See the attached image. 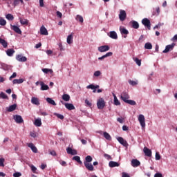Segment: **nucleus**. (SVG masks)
<instances>
[{
    "instance_id": "obj_1",
    "label": "nucleus",
    "mask_w": 177,
    "mask_h": 177,
    "mask_svg": "<svg viewBox=\"0 0 177 177\" xmlns=\"http://www.w3.org/2000/svg\"><path fill=\"white\" fill-rule=\"evenodd\" d=\"M120 99L124 102V103H127V104H130L131 106H136V102L129 99V94L127 92H122L120 95Z\"/></svg>"
},
{
    "instance_id": "obj_2",
    "label": "nucleus",
    "mask_w": 177,
    "mask_h": 177,
    "mask_svg": "<svg viewBox=\"0 0 177 177\" xmlns=\"http://www.w3.org/2000/svg\"><path fill=\"white\" fill-rule=\"evenodd\" d=\"M92 161H93V158H92V156H87L85 158V160L84 161V167L86 168V169H88V171H93L94 170V167H93V165H92Z\"/></svg>"
},
{
    "instance_id": "obj_3",
    "label": "nucleus",
    "mask_w": 177,
    "mask_h": 177,
    "mask_svg": "<svg viewBox=\"0 0 177 177\" xmlns=\"http://www.w3.org/2000/svg\"><path fill=\"white\" fill-rule=\"evenodd\" d=\"M106 106V102H104V99L100 97L97 101V107L98 110H103Z\"/></svg>"
},
{
    "instance_id": "obj_4",
    "label": "nucleus",
    "mask_w": 177,
    "mask_h": 177,
    "mask_svg": "<svg viewBox=\"0 0 177 177\" xmlns=\"http://www.w3.org/2000/svg\"><path fill=\"white\" fill-rule=\"evenodd\" d=\"M142 23L143 26H145V27H147L148 28V30H151V23L150 22L149 19L144 18L142 20Z\"/></svg>"
},
{
    "instance_id": "obj_5",
    "label": "nucleus",
    "mask_w": 177,
    "mask_h": 177,
    "mask_svg": "<svg viewBox=\"0 0 177 177\" xmlns=\"http://www.w3.org/2000/svg\"><path fill=\"white\" fill-rule=\"evenodd\" d=\"M138 119V121H139L142 128H145V127H146L145 115H143L142 114H140V115H139Z\"/></svg>"
},
{
    "instance_id": "obj_6",
    "label": "nucleus",
    "mask_w": 177,
    "mask_h": 177,
    "mask_svg": "<svg viewBox=\"0 0 177 177\" xmlns=\"http://www.w3.org/2000/svg\"><path fill=\"white\" fill-rule=\"evenodd\" d=\"M14 120L17 124H23V122H24L23 118L20 115H15Z\"/></svg>"
},
{
    "instance_id": "obj_7",
    "label": "nucleus",
    "mask_w": 177,
    "mask_h": 177,
    "mask_svg": "<svg viewBox=\"0 0 177 177\" xmlns=\"http://www.w3.org/2000/svg\"><path fill=\"white\" fill-rule=\"evenodd\" d=\"M119 19L120 21H124V20L127 19V12H125V10H121L120 11Z\"/></svg>"
},
{
    "instance_id": "obj_8",
    "label": "nucleus",
    "mask_w": 177,
    "mask_h": 177,
    "mask_svg": "<svg viewBox=\"0 0 177 177\" xmlns=\"http://www.w3.org/2000/svg\"><path fill=\"white\" fill-rule=\"evenodd\" d=\"M108 50H110V46L108 45L101 46L98 47V51L103 53V52H107Z\"/></svg>"
},
{
    "instance_id": "obj_9",
    "label": "nucleus",
    "mask_w": 177,
    "mask_h": 177,
    "mask_svg": "<svg viewBox=\"0 0 177 177\" xmlns=\"http://www.w3.org/2000/svg\"><path fill=\"white\" fill-rule=\"evenodd\" d=\"M174 48H175L174 43L166 46L165 49L163 50V53H168V52H169V50H172V49H174Z\"/></svg>"
},
{
    "instance_id": "obj_10",
    "label": "nucleus",
    "mask_w": 177,
    "mask_h": 177,
    "mask_svg": "<svg viewBox=\"0 0 177 177\" xmlns=\"http://www.w3.org/2000/svg\"><path fill=\"white\" fill-rule=\"evenodd\" d=\"M117 140L120 143V145H122L124 147H128V142L127 140H124L122 137H118L117 138Z\"/></svg>"
},
{
    "instance_id": "obj_11",
    "label": "nucleus",
    "mask_w": 177,
    "mask_h": 177,
    "mask_svg": "<svg viewBox=\"0 0 177 177\" xmlns=\"http://www.w3.org/2000/svg\"><path fill=\"white\" fill-rule=\"evenodd\" d=\"M11 30L15 31L17 34H21V30L17 26L15 25H10Z\"/></svg>"
},
{
    "instance_id": "obj_12",
    "label": "nucleus",
    "mask_w": 177,
    "mask_h": 177,
    "mask_svg": "<svg viewBox=\"0 0 177 177\" xmlns=\"http://www.w3.org/2000/svg\"><path fill=\"white\" fill-rule=\"evenodd\" d=\"M27 145L28 147H30V149H31L33 153H38V149H37V147H35L33 143H28Z\"/></svg>"
},
{
    "instance_id": "obj_13",
    "label": "nucleus",
    "mask_w": 177,
    "mask_h": 177,
    "mask_svg": "<svg viewBox=\"0 0 177 177\" xmlns=\"http://www.w3.org/2000/svg\"><path fill=\"white\" fill-rule=\"evenodd\" d=\"M16 59L18 62H27V57H26L21 55H17Z\"/></svg>"
},
{
    "instance_id": "obj_14",
    "label": "nucleus",
    "mask_w": 177,
    "mask_h": 177,
    "mask_svg": "<svg viewBox=\"0 0 177 177\" xmlns=\"http://www.w3.org/2000/svg\"><path fill=\"white\" fill-rule=\"evenodd\" d=\"M131 165L133 168H136V167H139V165H140V162L138 159H133L131 160Z\"/></svg>"
},
{
    "instance_id": "obj_15",
    "label": "nucleus",
    "mask_w": 177,
    "mask_h": 177,
    "mask_svg": "<svg viewBox=\"0 0 177 177\" xmlns=\"http://www.w3.org/2000/svg\"><path fill=\"white\" fill-rule=\"evenodd\" d=\"M143 151L147 157H151V150L147 147H144Z\"/></svg>"
},
{
    "instance_id": "obj_16",
    "label": "nucleus",
    "mask_w": 177,
    "mask_h": 177,
    "mask_svg": "<svg viewBox=\"0 0 177 177\" xmlns=\"http://www.w3.org/2000/svg\"><path fill=\"white\" fill-rule=\"evenodd\" d=\"M40 34L41 35H48V30L46 29V28H45L44 26H42L40 28Z\"/></svg>"
},
{
    "instance_id": "obj_17",
    "label": "nucleus",
    "mask_w": 177,
    "mask_h": 177,
    "mask_svg": "<svg viewBox=\"0 0 177 177\" xmlns=\"http://www.w3.org/2000/svg\"><path fill=\"white\" fill-rule=\"evenodd\" d=\"M109 37L112 39H118V35H117V32H115V31H111L109 32Z\"/></svg>"
},
{
    "instance_id": "obj_18",
    "label": "nucleus",
    "mask_w": 177,
    "mask_h": 177,
    "mask_svg": "<svg viewBox=\"0 0 177 177\" xmlns=\"http://www.w3.org/2000/svg\"><path fill=\"white\" fill-rule=\"evenodd\" d=\"M64 106L66 107V109H67L68 110H75V106H74V105L73 104H70V103H65Z\"/></svg>"
},
{
    "instance_id": "obj_19",
    "label": "nucleus",
    "mask_w": 177,
    "mask_h": 177,
    "mask_svg": "<svg viewBox=\"0 0 177 177\" xmlns=\"http://www.w3.org/2000/svg\"><path fill=\"white\" fill-rule=\"evenodd\" d=\"M110 168H114L115 167H120V163L115 161H110L109 163Z\"/></svg>"
},
{
    "instance_id": "obj_20",
    "label": "nucleus",
    "mask_w": 177,
    "mask_h": 177,
    "mask_svg": "<svg viewBox=\"0 0 177 177\" xmlns=\"http://www.w3.org/2000/svg\"><path fill=\"white\" fill-rule=\"evenodd\" d=\"M113 96L115 106H120L121 104V102H120V100H118V98H117V95L113 93Z\"/></svg>"
},
{
    "instance_id": "obj_21",
    "label": "nucleus",
    "mask_w": 177,
    "mask_h": 177,
    "mask_svg": "<svg viewBox=\"0 0 177 177\" xmlns=\"http://www.w3.org/2000/svg\"><path fill=\"white\" fill-rule=\"evenodd\" d=\"M110 56H113L112 52H109L106 55L98 57V60H103L104 59H106V57H110Z\"/></svg>"
},
{
    "instance_id": "obj_22",
    "label": "nucleus",
    "mask_w": 177,
    "mask_h": 177,
    "mask_svg": "<svg viewBox=\"0 0 177 177\" xmlns=\"http://www.w3.org/2000/svg\"><path fill=\"white\" fill-rule=\"evenodd\" d=\"M31 103L35 104L36 106H39V100L35 97H32L31 99Z\"/></svg>"
},
{
    "instance_id": "obj_23",
    "label": "nucleus",
    "mask_w": 177,
    "mask_h": 177,
    "mask_svg": "<svg viewBox=\"0 0 177 177\" xmlns=\"http://www.w3.org/2000/svg\"><path fill=\"white\" fill-rule=\"evenodd\" d=\"M17 107V104H16L10 105L7 109V111H8V113H12V111H15Z\"/></svg>"
},
{
    "instance_id": "obj_24",
    "label": "nucleus",
    "mask_w": 177,
    "mask_h": 177,
    "mask_svg": "<svg viewBox=\"0 0 177 177\" xmlns=\"http://www.w3.org/2000/svg\"><path fill=\"white\" fill-rule=\"evenodd\" d=\"M40 85H41V91H48V89H49V86L45 84V83H44L43 82H40Z\"/></svg>"
},
{
    "instance_id": "obj_25",
    "label": "nucleus",
    "mask_w": 177,
    "mask_h": 177,
    "mask_svg": "<svg viewBox=\"0 0 177 177\" xmlns=\"http://www.w3.org/2000/svg\"><path fill=\"white\" fill-rule=\"evenodd\" d=\"M72 160L73 161H76L77 162H78V164H80V165H82V161H81V158L78 156H74Z\"/></svg>"
},
{
    "instance_id": "obj_26",
    "label": "nucleus",
    "mask_w": 177,
    "mask_h": 177,
    "mask_svg": "<svg viewBox=\"0 0 177 177\" xmlns=\"http://www.w3.org/2000/svg\"><path fill=\"white\" fill-rule=\"evenodd\" d=\"M19 21L22 26H28V20L26 19L19 18Z\"/></svg>"
},
{
    "instance_id": "obj_27",
    "label": "nucleus",
    "mask_w": 177,
    "mask_h": 177,
    "mask_svg": "<svg viewBox=\"0 0 177 177\" xmlns=\"http://www.w3.org/2000/svg\"><path fill=\"white\" fill-rule=\"evenodd\" d=\"M0 44L5 48H8V41L0 37Z\"/></svg>"
},
{
    "instance_id": "obj_28",
    "label": "nucleus",
    "mask_w": 177,
    "mask_h": 177,
    "mask_svg": "<svg viewBox=\"0 0 177 177\" xmlns=\"http://www.w3.org/2000/svg\"><path fill=\"white\" fill-rule=\"evenodd\" d=\"M120 31L122 35H128L129 34V32L125 28H120Z\"/></svg>"
},
{
    "instance_id": "obj_29",
    "label": "nucleus",
    "mask_w": 177,
    "mask_h": 177,
    "mask_svg": "<svg viewBox=\"0 0 177 177\" xmlns=\"http://www.w3.org/2000/svg\"><path fill=\"white\" fill-rule=\"evenodd\" d=\"M34 124L35 127H41L42 125V122L41 121V118L36 119L35 120Z\"/></svg>"
},
{
    "instance_id": "obj_30",
    "label": "nucleus",
    "mask_w": 177,
    "mask_h": 177,
    "mask_svg": "<svg viewBox=\"0 0 177 177\" xmlns=\"http://www.w3.org/2000/svg\"><path fill=\"white\" fill-rule=\"evenodd\" d=\"M66 42H67V44H68V45H71V44H73V33L69 35L67 37Z\"/></svg>"
},
{
    "instance_id": "obj_31",
    "label": "nucleus",
    "mask_w": 177,
    "mask_h": 177,
    "mask_svg": "<svg viewBox=\"0 0 177 177\" xmlns=\"http://www.w3.org/2000/svg\"><path fill=\"white\" fill-rule=\"evenodd\" d=\"M24 82V80L23 79H15L12 81V84H23Z\"/></svg>"
},
{
    "instance_id": "obj_32",
    "label": "nucleus",
    "mask_w": 177,
    "mask_h": 177,
    "mask_svg": "<svg viewBox=\"0 0 177 177\" xmlns=\"http://www.w3.org/2000/svg\"><path fill=\"white\" fill-rule=\"evenodd\" d=\"M132 27L133 28H135L136 30H138L139 28V23L136 21H131Z\"/></svg>"
},
{
    "instance_id": "obj_33",
    "label": "nucleus",
    "mask_w": 177,
    "mask_h": 177,
    "mask_svg": "<svg viewBox=\"0 0 177 177\" xmlns=\"http://www.w3.org/2000/svg\"><path fill=\"white\" fill-rule=\"evenodd\" d=\"M46 102H48V103L52 104L53 106H56V102H55V100H52V98L47 97Z\"/></svg>"
},
{
    "instance_id": "obj_34",
    "label": "nucleus",
    "mask_w": 177,
    "mask_h": 177,
    "mask_svg": "<svg viewBox=\"0 0 177 177\" xmlns=\"http://www.w3.org/2000/svg\"><path fill=\"white\" fill-rule=\"evenodd\" d=\"M6 53L8 56L12 57L13 56V53H15V50H13V48L8 49Z\"/></svg>"
},
{
    "instance_id": "obj_35",
    "label": "nucleus",
    "mask_w": 177,
    "mask_h": 177,
    "mask_svg": "<svg viewBox=\"0 0 177 177\" xmlns=\"http://www.w3.org/2000/svg\"><path fill=\"white\" fill-rule=\"evenodd\" d=\"M75 20H77V21H80L81 24L84 23V18L80 15L76 16Z\"/></svg>"
},
{
    "instance_id": "obj_36",
    "label": "nucleus",
    "mask_w": 177,
    "mask_h": 177,
    "mask_svg": "<svg viewBox=\"0 0 177 177\" xmlns=\"http://www.w3.org/2000/svg\"><path fill=\"white\" fill-rule=\"evenodd\" d=\"M103 135H104V138H105V139H106V140H111V136H110V134H109V133L105 131V132H104Z\"/></svg>"
},
{
    "instance_id": "obj_37",
    "label": "nucleus",
    "mask_w": 177,
    "mask_h": 177,
    "mask_svg": "<svg viewBox=\"0 0 177 177\" xmlns=\"http://www.w3.org/2000/svg\"><path fill=\"white\" fill-rule=\"evenodd\" d=\"M62 99L64 102H68L70 100V95L68 94H64L62 95Z\"/></svg>"
},
{
    "instance_id": "obj_38",
    "label": "nucleus",
    "mask_w": 177,
    "mask_h": 177,
    "mask_svg": "<svg viewBox=\"0 0 177 177\" xmlns=\"http://www.w3.org/2000/svg\"><path fill=\"white\" fill-rule=\"evenodd\" d=\"M22 3L24 4V1L23 0H14V3H13V6H17V5H19V3Z\"/></svg>"
},
{
    "instance_id": "obj_39",
    "label": "nucleus",
    "mask_w": 177,
    "mask_h": 177,
    "mask_svg": "<svg viewBox=\"0 0 177 177\" xmlns=\"http://www.w3.org/2000/svg\"><path fill=\"white\" fill-rule=\"evenodd\" d=\"M41 70L43 73H44V74H48V73H50V74H52L53 73V71L52 69L43 68Z\"/></svg>"
},
{
    "instance_id": "obj_40",
    "label": "nucleus",
    "mask_w": 177,
    "mask_h": 177,
    "mask_svg": "<svg viewBox=\"0 0 177 177\" xmlns=\"http://www.w3.org/2000/svg\"><path fill=\"white\" fill-rule=\"evenodd\" d=\"M6 18L7 19V20H13L15 19V17H13V15L12 14H7L6 15Z\"/></svg>"
},
{
    "instance_id": "obj_41",
    "label": "nucleus",
    "mask_w": 177,
    "mask_h": 177,
    "mask_svg": "<svg viewBox=\"0 0 177 177\" xmlns=\"http://www.w3.org/2000/svg\"><path fill=\"white\" fill-rule=\"evenodd\" d=\"M145 49H153V45L151 44V43H146L145 44Z\"/></svg>"
},
{
    "instance_id": "obj_42",
    "label": "nucleus",
    "mask_w": 177,
    "mask_h": 177,
    "mask_svg": "<svg viewBox=\"0 0 177 177\" xmlns=\"http://www.w3.org/2000/svg\"><path fill=\"white\" fill-rule=\"evenodd\" d=\"M54 115L57 117V118H59V120H64V116L62 114L57 113H54Z\"/></svg>"
},
{
    "instance_id": "obj_43",
    "label": "nucleus",
    "mask_w": 177,
    "mask_h": 177,
    "mask_svg": "<svg viewBox=\"0 0 177 177\" xmlns=\"http://www.w3.org/2000/svg\"><path fill=\"white\" fill-rule=\"evenodd\" d=\"M0 26H6V20L2 17H0Z\"/></svg>"
},
{
    "instance_id": "obj_44",
    "label": "nucleus",
    "mask_w": 177,
    "mask_h": 177,
    "mask_svg": "<svg viewBox=\"0 0 177 177\" xmlns=\"http://www.w3.org/2000/svg\"><path fill=\"white\" fill-rule=\"evenodd\" d=\"M134 62H136V64L139 66L142 65V61L139 59V58H135Z\"/></svg>"
},
{
    "instance_id": "obj_45",
    "label": "nucleus",
    "mask_w": 177,
    "mask_h": 177,
    "mask_svg": "<svg viewBox=\"0 0 177 177\" xmlns=\"http://www.w3.org/2000/svg\"><path fill=\"white\" fill-rule=\"evenodd\" d=\"M0 97H1V99H8L7 95L5 94V93H3V92H1V93H0Z\"/></svg>"
},
{
    "instance_id": "obj_46",
    "label": "nucleus",
    "mask_w": 177,
    "mask_h": 177,
    "mask_svg": "<svg viewBox=\"0 0 177 177\" xmlns=\"http://www.w3.org/2000/svg\"><path fill=\"white\" fill-rule=\"evenodd\" d=\"M1 67H2L3 70H4L5 71H8V70H9V66H8L5 64H3L1 65Z\"/></svg>"
},
{
    "instance_id": "obj_47",
    "label": "nucleus",
    "mask_w": 177,
    "mask_h": 177,
    "mask_svg": "<svg viewBox=\"0 0 177 177\" xmlns=\"http://www.w3.org/2000/svg\"><path fill=\"white\" fill-rule=\"evenodd\" d=\"M85 104L88 107H92V102H91L89 100H88V99L85 100Z\"/></svg>"
},
{
    "instance_id": "obj_48",
    "label": "nucleus",
    "mask_w": 177,
    "mask_h": 177,
    "mask_svg": "<svg viewBox=\"0 0 177 177\" xmlns=\"http://www.w3.org/2000/svg\"><path fill=\"white\" fill-rule=\"evenodd\" d=\"M129 84L130 85H132L133 86H135V85H138V82L133 80H129Z\"/></svg>"
},
{
    "instance_id": "obj_49",
    "label": "nucleus",
    "mask_w": 177,
    "mask_h": 177,
    "mask_svg": "<svg viewBox=\"0 0 177 177\" xmlns=\"http://www.w3.org/2000/svg\"><path fill=\"white\" fill-rule=\"evenodd\" d=\"M5 162V158H0V167H5V165L3 164Z\"/></svg>"
},
{
    "instance_id": "obj_50",
    "label": "nucleus",
    "mask_w": 177,
    "mask_h": 177,
    "mask_svg": "<svg viewBox=\"0 0 177 177\" xmlns=\"http://www.w3.org/2000/svg\"><path fill=\"white\" fill-rule=\"evenodd\" d=\"M156 160H161V156L160 155V153L156 152Z\"/></svg>"
},
{
    "instance_id": "obj_51",
    "label": "nucleus",
    "mask_w": 177,
    "mask_h": 177,
    "mask_svg": "<svg viewBox=\"0 0 177 177\" xmlns=\"http://www.w3.org/2000/svg\"><path fill=\"white\" fill-rule=\"evenodd\" d=\"M59 164L62 165V167H67V162L64 160H59Z\"/></svg>"
},
{
    "instance_id": "obj_52",
    "label": "nucleus",
    "mask_w": 177,
    "mask_h": 177,
    "mask_svg": "<svg viewBox=\"0 0 177 177\" xmlns=\"http://www.w3.org/2000/svg\"><path fill=\"white\" fill-rule=\"evenodd\" d=\"M104 157H105V158H106L108 160H113V158H111V156H110L107 153H104Z\"/></svg>"
},
{
    "instance_id": "obj_53",
    "label": "nucleus",
    "mask_w": 177,
    "mask_h": 177,
    "mask_svg": "<svg viewBox=\"0 0 177 177\" xmlns=\"http://www.w3.org/2000/svg\"><path fill=\"white\" fill-rule=\"evenodd\" d=\"M17 76V73L16 72H14L12 75L10 77L9 80L11 81L12 78H16Z\"/></svg>"
},
{
    "instance_id": "obj_54",
    "label": "nucleus",
    "mask_w": 177,
    "mask_h": 177,
    "mask_svg": "<svg viewBox=\"0 0 177 177\" xmlns=\"http://www.w3.org/2000/svg\"><path fill=\"white\" fill-rule=\"evenodd\" d=\"M13 176L14 177H20V176H21V173H20V172H15V173L13 174Z\"/></svg>"
},
{
    "instance_id": "obj_55",
    "label": "nucleus",
    "mask_w": 177,
    "mask_h": 177,
    "mask_svg": "<svg viewBox=\"0 0 177 177\" xmlns=\"http://www.w3.org/2000/svg\"><path fill=\"white\" fill-rule=\"evenodd\" d=\"M100 74H102V73H100V71H97L94 73V77H100Z\"/></svg>"
},
{
    "instance_id": "obj_56",
    "label": "nucleus",
    "mask_w": 177,
    "mask_h": 177,
    "mask_svg": "<svg viewBox=\"0 0 177 177\" xmlns=\"http://www.w3.org/2000/svg\"><path fill=\"white\" fill-rule=\"evenodd\" d=\"M66 152L68 154H71L73 153V149L70 148V147H68L66 149Z\"/></svg>"
},
{
    "instance_id": "obj_57",
    "label": "nucleus",
    "mask_w": 177,
    "mask_h": 177,
    "mask_svg": "<svg viewBox=\"0 0 177 177\" xmlns=\"http://www.w3.org/2000/svg\"><path fill=\"white\" fill-rule=\"evenodd\" d=\"M87 89H95V85L93 84H90L88 86H86Z\"/></svg>"
},
{
    "instance_id": "obj_58",
    "label": "nucleus",
    "mask_w": 177,
    "mask_h": 177,
    "mask_svg": "<svg viewBox=\"0 0 177 177\" xmlns=\"http://www.w3.org/2000/svg\"><path fill=\"white\" fill-rule=\"evenodd\" d=\"M57 17H59V19H62V17H63V14H62V12H60L59 11H57Z\"/></svg>"
},
{
    "instance_id": "obj_59",
    "label": "nucleus",
    "mask_w": 177,
    "mask_h": 177,
    "mask_svg": "<svg viewBox=\"0 0 177 177\" xmlns=\"http://www.w3.org/2000/svg\"><path fill=\"white\" fill-rule=\"evenodd\" d=\"M71 156H76V154H78V152L75 149H72V153H71Z\"/></svg>"
},
{
    "instance_id": "obj_60",
    "label": "nucleus",
    "mask_w": 177,
    "mask_h": 177,
    "mask_svg": "<svg viewBox=\"0 0 177 177\" xmlns=\"http://www.w3.org/2000/svg\"><path fill=\"white\" fill-rule=\"evenodd\" d=\"M154 177H164V176H162V174L161 173H156L154 174Z\"/></svg>"
},
{
    "instance_id": "obj_61",
    "label": "nucleus",
    "mask_w": 177,
    "mask_h": 177,
    "mask_svg": "<svg viewBox=\"0 0 177 177\" xmlns=\"http://www.w3.org/2000/svg\"><path fill=\"white\" fill-rule=\"evenodd\" d=\"M117 121H118V122H120V124H122V123L124 122V119H122V118H118L117 119Z\"/></svg>"
},
{
    "instance_id": "obj_62",
    "label": "nucleus",
    "mask_w": 177,
    "mask_h": 177,
    "mask_svg": "<svg viewBox=\"0 0 177 177\" xmlns=\"http://www.w3.org/2000/svg\"><path fill=\"white\" fill-rule=\"evenodd\" d=\"M31 170L32 171V172H34V174H35V171H37V167H35L34 165H32Z\"/></svg>"
},
{
    "instance_id": "obj_63",
    "label": "nucleus",
    "mask_w": 177,
    "mask_h": 177,
    "mask_svg": "<svg viewBox=\"0 0 177 177\" xmlns=\"http://www.w3.org/2000/svg\"><path fill=\"white\" fill-rule=\"evenodd\" d=\"M39 6L41 8H44V0H39Z\"/></svg>"
},
{
    "instance_id": "obj_64",
    "label": "nucleus",
    "mask_w": 177,
    "mask_h": 177,
    "mask_svg": "<svg viewBox=\"0 0 177 177\" xmlns=\"http://www.w3.org/2000/svg\"><path fill=\"white\" fill-rule=\"evenodd\" d=\"M122 177H131V176H129V174L127 173H122Z\"/></svg>"
}]
</instances>
